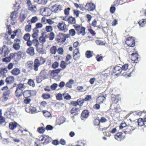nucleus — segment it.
Segmentation results:
<instances>
[{"instance_id":"obj_1","label":"nucleus","mask_w":146,"mask_h":146,"mask_svg":"<svg viewBox=\"0 0 146 146\" xmlns=\"http://www.w3.org/2000/svg\"><path fill=\"white\" fill-rule=\"evenodd\" d=\"M6 106L7 107V109L5 113V115H13L16 113L17 111L15 108L14 104H7Z\"/></svg>"},{"instance_id":"obj_2","label":"nucleus","mask_w":146,"mask_h":146,"mask_svg":"<svg viewBox=\"0 0 146 146\" xmlns=\"http://www.w3.org/2000/svg\"><path fill=\"white\" fill-rule=\"evenodd\" d=\"M133 70L131 72H130L129 73H123L121 71V67L118 66H116L114 67L113 70V73H115V74L116 75H117L120 73H121L122 74L123 76L127 77H130L131 76V74L133 72Z\"/></svg>"},{"instance_id":"obj_3","label":"nucleus","mask_w":146,"mask_h":146,"mask_svg":"<svg viewBox=\"0 0 146 146\" xmlns=\"http://www.w3.org/2000/svg\"><path fill=\"white\" fill-rule=\"evenodd\" d=\"M45 61L44 59L42 57H38L34 61V69L35 71L38 70L39 66L43 64Z\"/></svg>"},{"instance_id":"obj_4","label":"nucleus","mask_w":146,"mask_h":146,"mask_svg":"<svg viewBox=\"0 0 146 146\" xmlns=\"http://www.w3.org/2000/svg\"><path fill=\"white\" fill-rule=\"evenodd\" d=\"M62 9V6L61 5L55 4L52 6L51 10L54 13H58Z\"/></svg>"},{"instance_id":"obj_5","label":"nucleus","mask_w":146,"mask_h":146,"mask_svg":"<svg viewBox=\"0 0 146 146\" xmlns=\"http://www.w3.org/2000/svg\"><path fill=\"white\" fill-rule=\"evenodd\" d=\"M35 46L36 48V49L37 52L41 54H43L45 53V50H43V46L42 44H39L37 40V43L35 45Z\"/></svg>"},{"instance_id":"obj_6","label":"nucleus","mask_w":146,"mask_h":146,"mask_svg":"<svg viewBox=\"0 0 146 146\" xmlns=\"http://www.w3.org/2000/svg\"><path fill=\"white\" fill-rule=\"evenodd\" d=\"M125 42L129 46L133 47L135 45V41L132 37L127 38Z\"/></svg>"},{"instance_id":"obj_7","label":"nucleus","mask_w":146,"mask_h":146,"mask_svg":"<svg viewBox=\"0 0 146 146\" xmlns=\"http://www.w3.org/2000/svg\"><path fill=\"white\" fill-rule=\"evenodd\" d=\"M96 5L92 3H87L85 5L86 9L88 11H92L96 8Z\"/></svg>"},{"instance_id":"obj_8","label":"nucleus","mask_w":146,"mask_h":146,"mask_svg":"<svg viewBox=\"0 0 146 146\" xmlns=\"http://www.w3.org/2000/svg\"><path fill=\"white\" fill-rule=\"evenodd\" d=\"M58 29L60 31H67V26L64 23H59L57 25Z\"/></svg>"},{"instance_id":"obj_9","label":"nucleus","mask_w":146,"mask_h":146,"mask_svg":"<svg viewBox=\"0 0 146 146\" xmlns=\"http://www.w3.org/2000/svg\"><path fill=\"white\" fill-rule=\"evenodd\" d=\"M26 111L27 112L33 113L39 112V111H38L35 107L33 106H30L28 108H26Z\"/></svg>"},{"instance_id":"obj_10","label":"nucleus","mask_w":146,"mask_h":146,"mask_svg":"<svg viewBox=\"0 0 146 146\" xmlns=\"http://www.w3.org/2000/svg\"><path fill=\"white\" fill-rule=\"evenodd\" d=\"M34 91L33 90H26L23 92V95L25 98H29L33 95Z\"/></svg>"},{"instance_id":"obj_11","label":"nucleus","mask_w":146,"mask_h":146,"mask_svg":"<svg viewBox=\"0 0 146 146\" xmlns=\"http://www.w3.org/2000/svg\"><path fill=\"white\" fill-rule=\"evenodd\" d=\"M10 52V50L8 49V47L4 45L3 46L2 50L1 51H0V54H2V53H4V55L5 56L9 53Z\"/></svg>"},{"instance_id":"obj_12","label":"nucleus","mask_w":146,"mask_h":146,"mask_svg":"<svg viewBox=\"0 0 146 146\" xmlns=\"http://www.w3.org/2000/svg\"><path fill=\"white\" fill-rule=\"evenodd\" d=\"M138 54L137 53H132L130 56L131 60L133 62H137L138 58Z\"/></svg>"},{"instance_id":"obj_13","label":"nucleus","mask_w":146,"mask_h":146,"mask_svg":"<svg viewBox=\"0 0 146 146\" xmlns=\"http://www.w3.org/2000/svg\"><path fill=\"white\" fill-rule=\"evenodd\" d=\"M37 40L35 39L31 40H30L27 41V44L29 46H35V45L37 43Z\"/></svg>"},{"instance_id":"obj_14","label":"nucleus","mask_w":146,"mask_h":146,"mask_svg":"<svg viewBox=\"0 0 146 146\" xmlns=\"http://www.w3.org/2000/svg\"><path fill=\"white\" fill-rule=\"evenodd\" d=\"M34 63L33 64V62L32 61H29L27 63V67L29 70H34L35 71L34 66Z\"/></svg>"},{"instance_id":"obj_15","label":"nucleus","mask_w":146,"mask_h":146,"mask_svg":"<svg viewBox=\"0 0 146 146\" xmlns=\"http://www.w3.org/2000/svg\"><path fill=\"white\" fill-rule=\"evenodd\" d=\"M80 56V53L78 49L76 48L74 51V59L75 60H77Z\"/></svg>"},{"instance_id":"obj_16","label":"nucleus","mask_w":146,"mask_h":146,"mask_svg":"<svg viewBox=\"0 0 146 146\" xmlns=\"http://www.w3.org/2000/svg\"><path fill=\"white\" fill-rule=\"evenodd\" d=\"M11 73L14 76H17L20 74L21 72L20 69L17 68L13 69L11 72Z\"/></svg>"},{"instance_id":"obj_17","label":"nucleus","mask_w":146,"mask_h":146,"mask_svg":"<svg viewBox=\"0 0 146 146\" xmlns=\"http://www.w3.org/2000/svg\"><path fill=\"white\" fill-rule=\"evenodd\" d=\"M89 113L87 110H85L83 111L81 115V118L82 119L86 118L89 116Z\"/></svg>"},{"instance_id":"obj_18","label":"nucleus","mask_w":146,"mask_h":146,"mask_svg":"<svg viewBox=\"0 0 146 146\" xmlns=\"http://www.w3.org/2000/svg\"><path fill=\"white\" fill-rule=\"evenodd\" d=\"M10 93V91L9 90H7L4 93L3 96L4 101H6L8 100Z\"/></svg>"},{"instance_id":"obj_19","label":"nucleus","mask_w":146,"mask_h":146,"mask_svg":"<svg viewBox=\"0 0 146 146\" xmlns=\"http://www.w3.org/2000/svg\"><path fill=\"white\" fill-rule=\"evenodd\" d=\"M26 85L23 84H18L16 86V89L19 90L23 91L26 88Z\"/></svg>"},{"instance_id":"obj_20","label":"nucleus","mask_w":146,"mask_h":146,"mask_svg":"<svg viewBox=\"0 0 146 146\" xmlns=\"http://www.w3.org/2000/svg\"><path fill=\"white\" fill-rule=\"evenodd\" d=\"M14 80V78L13 76H9L6 78L5 82L7 84H11L13 83Z\"/></svg>"},{"instance_id":"obj_21","label":"nucleus","mask_w":146,"mask_h":146,"mask_svg":"<svg viewBox=\"0 0 146 146\" xmlns=\"http://www.w3.org/2000/svg\"><path fill=\"white\" fill-rule=\"evenodd\" d=\"M8 70L7 68H1L0 70L1 74L3 75L4 77L6 76V74L7 73Z\"/></svg>"},{"instance_id":"obj_22","label":"nucleus","mask_w":146,"mask_h":146,"mask_svg":"<svg viewBox=\"0 0 146 146\" xmlns=\"http://www.w3.org/2000/svg\"><path fill=\"white\" fill-rule=\"evenodd\" d=\"M47 75V71L45 70H42L40 73V76L42 77L43 79H46V76Z\"/></svg>"},{"instance_id":"obj_23","label":"nucleus","mask_w":146,"mask_h":146,"mask_svg":"<svg viewBox=\"0 0 146 146\" xmlns=\"http://www.w3.org/2000/svg\"><path fill=\"white\" fill-rule=\"evenodd\" d=\"M27 53L33 56L35 54L34 48L33 47L28 48L27 50Z\"/></svg>"},{"instance_id":"obj_24","label":"nucleus","mask_w":146,"mask_h":146,"mask_svg":"<svg viewBox=\"0 0 146 146\" xmlns=\"http://www.w3.org/2000/svg\"><path fill=\"white\" fill-rule=\"evenodd\" d=\"M17 124L15 122H11L9 124V127L10 129L14 130L17 126Z\"/></svg>"},{"instance_id":"obj_25","label":"nucleus","mask_w":146,"mask_h":146,"mask_svg":"<svg viewBox=\"0 0 146 146\" xmlns=\"http://www.w3.org/2000/svg\"><path fill=\"white\" fill-rule=\"evenodd\" d=\"M62 70L61 68L58 69L52 70L51 73V75L53 76H55L58 75L61 71Z\"/></svg>"},{"instance_id":"obj_26","label":"nucleus","mask_w":146,"mask_h":146,"mask_svg":"<svg viewBox=\"0 0 146 146\" xmlns=\"http://www.w3.org/2000/svg\"><path fill=\"white\" fill-rule=\"evenodd\" d=\"M10 17L12 20H15L18 17V12L16 11L13 12L11 14Z\"/></svg>"},{"instance_id":"obj_27","label":"nucleus","mask_w":146,"mask_h":146,"mask_svg":"<svg viewBox=\"0 0 146 146\" xmlns=\"http://www.w3.org/2000/svg\"><path fill=\"white\" fill-rule=\"evenodd\" d=\"M106 100L105 97L104 96H99L97 99V101L98 103L99 104L102 103L103 102Z\"/></svg>"},{"instance_id":"obj_28","label":"nucleus","mask_w":146,"mask_h":146,"mask_svg":"<svg viewBox=\"0 0 146 146\" xmlns=\"http://www.w3.org/2000/svg\"><path fill=\"white\" fill-rule=\"evenodd\" d=\"M23 91L16 89L15 92L16 96L17 97H19L22 95L23 94Z\"/></svg>"},{"instance_id":"obj_29","label":"nucleus","mask_w":146,"mask_h":146,"mask_svg":"<svg viewBox=\"0 0 146 146\" xmlns=\"http://www.w3.org/2000/svg\"><path fill=\"white\" fill-rule=\"evenodd\" d=\"M43 13H45V15L46 16H50L51 14V10L48 8H45L44 9Z\"/></svg>"},{"instance_id":"obj_30","label":"nucleus","mask_w":146,"mask_h":146,"mask_svg":"<svg viewBox=\"0 0 146 146\" xmlns=\"http://www.w3.org/2000/svg\"><path fill=\"white\" fill-rule=\"evenodd\" d=\"M28 9L32 12L34 13L37 11L36 7V5H32L29 7Z\"/></svg>"},{"instance_id":"obj_31","label":"nucleus","mask_w":146,"mask_h":146,"mask_svg":"<svg viewBox=\"0 0 146 146\" xmlns=\"http://www.w3.org/2000/svg\"><path fill=\"white\" fill-rule=\"evenodd\" d=\"M74 82V81L72 80H70L66 84L65 86L69 88H71L72 87V84Z\"/></svg>"},{"instance_id":"obj_32","label":"nucleus","mask_w":146,"mask_h":146,"mask_svg":"<svg viewBox=\"0 0 146 146\" xmlns=\"http://www.w3.org/2000/svg\"><path fill=\"white\" fill-rule=\"evenodd\" d=\"M138 23L139 25L141 27H143L146 23V19H144L140 20Z\"/></svg>"},{"instance_id":"obj_33","label":"nucleus","mask_w":146,"mask_h":146,"mask_svg":"<svg viewBox=\"0 0 146 146\" xmlns=\"http://www.w3.org/2000/svg\"><path fill=\"white\" fill-rule=\"evenodd\" d=\"M43 114L45 117H51V113L46 110H43L42 111Z\"/></svg>"},{"instance_id":"obj_34","label":"nucleus","mask_w":146,"mask_h":146,"mask_svg":"<svg viewBox=\"0 0 146 146\" xmlns=\"http://www.w3.org/2000/svg\"><path fill=\"white\" fill-rule=\"evenodd\" d=\"M68 23L72 24H74L76 23L75 19L72 17H70L68 19Z\"/></svg>"},{"instance_id":"obj_35","label":"nucleus","mask_w":146,"mask_h":146,"mask_svg":"<svg viewBox=\"0 0 146 146\" xmlns=\"http://www.w3.org/2000/svg\"><path fill=\"white\" fill-rule=\"evenodd\" d=\"M44 141L46 143H48L51 140V137L46 135H44Z\"/></svg>"},{"instance_id":"obj_36","label":"nucleus","mask_w":146,"mask_h":146,"mask_svg":"<svg viewBox=\"0 0 146 146\" xmlns=\"http://www.w3.org/2000/svg\"><path fill=\"white\" fill-rule=\"evenodd\" d=\"M38 36V31L36 30H35L34 29L33 33L32 35L33 37L35 38H37Z\"/></svg>"},{"instance_id":"obj_37","label":"nucleus","mask_w":146,"mask_h":146,"mask_svg":"<svg viewBox=\"0 0 146 146\" xmlns=\"http://www.w3.org/2000/svg\"><path fill=\"white\" fill-rule=\"evenodd\" d=\"M138 124L139 126H142L144 125V121L142 118H140L137 121Z\"/></svg>"},{"instance_id":"obj_38","label":"nucleus","mask_w":146,"mask_h":146,"mask_svg":"<svg viewBox=\"0 0 146 146\" xmlns=\"http://www.w3.org/2000/svg\"><path fill=\"white\" fill-rule=\"evenodd\" d=\"M57 51V48L56 46H53L50 49V52L53 54H55Z\"/></svg>"},{"instance_id":"obj_39","label":"nucleus","mask_w":146,"mask_h":146,"mask_svg":"<svg viewBox=\"0 0 146 146\" xmlns=\"http://www.w3.org/2000/svg\"><path fill=\"white\" fill-rule=\"evenodd\" d=\"M78 34L79 35H81L82 36L84 35L85 34V28L83 27H82V29H81L80 31L78 32Z\"/></svg>"},{"instance_id":"obj_40","label":"nucleus","mask_w":146,"mask_h":146,"mask_svg":"<svg viewBox=\"0 0 146 146\" xmlns=\"http://www.w3.org/2000/svg\"><path fill=\"white\" fill-rule=\"evenodd\" d=\"M38 20V18L36 16H34L32 17L30 20V22L31 23H34L37 22Z\"/></svg>"},{"instance_id":"obj_41","label":"nucleus","mask_w":146,"mask_h":146,"mask_svg":"<svg viewBox=\"0 0 146 146\" xmlns=\"http://www.w3.org/2000/svg\"><path fill=\"white\" fill-rule=\"evenodd\" d=\"M36 1L40 4L45 5L47 2V0H36Z\"/></svg>"},{"instance_id":"obj_42","label":"nucleus","mask_w":146,"mask_h":146,"mask_svg":"<svg viewBox=\"0 0 146 146\" xmlns=\"http://www.w3.org/2000/svg\"><path fill=\"white\" fill-rule=\"evenodd\" d=\"M31 29V25H26L25 27V30L27 32H30Z\"/></svg>"},{"instance_id":"obj_43","label":"nucleus","mask_w":146,"mask_h":146,"mask_svg":"<svg viewBox=\"0 0 146 146\" xmlns=\"http://www.w3.org/2000/svg\"><path fill=\"white\" fill-rule=\"evenodd\" d=\"M63 97L64 99L66 100H69L71 98V96L68 95V94L66 93L63 94Z\"/></svg>"},{"instance_id":"obj_44","label":"nucleus","mask_w":146,"mask_h":146,"mask_svg":"<svg viewBox=\"0 0 146 146\" xmlns=\"http://www.w3.org/2000/svg\"><path fill=\"white\" fill-rule=\"evenodd\" d=\"M129 65L128 64H124L121 67V71L123 72V71L127 70L128 68Z\"/></svg>"},{"instance_id":"obj_45","label":"nucleus","mask_w":146,"mask_h":146,"mask_svg":"<svg viewBox=\"0 0 146 146\" xmlns=\"http://www.w3.org/2000/svg\"><path fill=\"white\" fill-rule=\"evenodd\" d=\"M13 47L15 50H19L20 48L19 43H16L15 42L13 44Z\"/></svg>"},{"instance_id":"obj_46","label":"nucleus","mask_w":146,"mask_h":146,"mask_svg":"<svg viewBox=\"0 0 146 146\" xmlns=\"http://www.w3.org/2000/svg\"><path fill=\"white\" fill-rule=\"evenodd\" d=\"M13 34H16V35H22V33L20 29H19L16 30L14 31L13 32Z\"/></svg>"},{"instance_id":"obj_47","label":"nucleus","mask_w":146,"mask_h":146,"mask_svg":"<svg viewBox=\"0 0 146 146\" xmlns=\"http://www.w3.org/2000/svg\"><path fill=\"white\" fill-rule=\"evenodd\" d=\"M30 35L29 33H27L24 36L23 38L25 40L28 41L30 40Z\"/></svg>"},{"instance_id":"obj_48","label":"nucleus","mask_w":146,"mask_h":146,"mask_svg":"<svg viewBox=\"0 0 146 146\" xmlns=\"http://www.w3.org/2000/svg\"><path fill=\"white\" fill-rule=\"evenodd\" d=\"M38 131L40 133H43L45 131V129L43 127H40L38 128Z\"/></svg>"},{"instance_id":"obj_49","label":"nucleus","mask_w":146,"mask_h":146,"mask_svg":"<svg viewBox=\"0 0 146 146\" xmlns=\"http://www.w3.org/2000/svg\"><path fill=\"white\" fill-rule=\"evenodd\" d=\"M96 43L97 44L99 45H104L105 44V43L104 42L99 40H96Z\"/></svg>"},{"instance_id":"obj_50","label":"nucleus","mask_w":146,"mask_h":146,"mask_svg":"<svg viewBox=\"0 0 146 146\" xmlns=\"http://www.w3.org/2000/svg\"><path fill=\"white\" fill-rule=\"evenodd\" d=\"M86 57L90 58L92 56V52L90 51H87L86 53Z\"/></svg>"},{"instance_id":"obj_51","label":"nucleus","mask_w":146,"mask_h":146,"mask_svg":"<svg viewBox=\"0 0 146 146\" xmlns=\"http://www.w3.org/2000/svg\"><path fill=\"white\" fill-rule=\"evenodd\" d=\"M67 66V64L65 61H62L61 62L60 66L62 68L64 69L66 68Z\"/></svg>"},{"instance_id":"obj_52","label":"nucleus","mask_w":146,"mask_h":146,"mask_svg":"<svg viewBox=\"0 0 146 146\" xmlns=\"http://www.w3.org/2000/svg\"><path fill=\"white\" fill-rule=\"evenodd\" d=\"M61 34L63 37V38L62 40V41L63 42L65 41L66 40V38H68L70 37V35L69 34L65 35L64 34Z\"/></svg>"},{"instance_id":"obj_53","label":"nucleus","mask_w":146,"mask_h":146,"mask_svg":"<svg viewBox=\"0 0 146 146\" xmlns=\"http://www.w3.org/2000/svg\"><path fill=\"white\" fill-rule=\"evenodd\" d=\"M84 99H79L77 100V101L78 105L80 106H82L84 103Z\"/></svg>"},{"instance_id":"obj_54","label":"nucleus","mask_w":146,"mask_h":146,"mask_svg":"<svg viewBox=\"0 0 146 146\" xmlns=\"http://www.w3.org/2000/svg\"><path fill=\"white\" fill-rule=\"evenodd\" d=\"M46 31L47 32H50L52 30V27L51 26H47L45 27Z\"/></svg>"},{"instance_id":"obj_55","label":"nucleus","mask_w":146,"mask_h":146,"mask_svg":"<svg viewBox=\"0 0 146 146\" xmlns=\"http://www.w3.org/2000/svg\"><path fill=\"white\" fill-rule=\"evenodd\" d=\"M57 121L59 122V124L60 125L61 124L63 123L65 121V119L64 117H62L58 119L57 120Z\"/></svg>"},{"instance_id":"obj_56","label":"nucleus","mask_w":146,"mask_h":146,"mask_svg":"<svg viewBox=\"0 0 146 146\" xmlns=\"http://www.w3.org/2000/svg\"><path fill=\"white\" fill-rule=\"evenodd\" d=\"M28 84L30 86H32L33 87H34L35 85L34 82L31 79L29 80L28 82Z\"/></svg>"},{"instance_id":"obj_57","label":"nucleus","mask_w":146,"mask_h":146,"mask_svg":"<svg viewBox=\"0 0 146 146\" xmlns=\"http://www.w3.org/2000/svg\"><path fill=\"white\" fill-rule=\"evenodd\" d=\"M17 54L16 53H11L9 56H8L9 58L10 59V61L11 59H13L15 55Z\"/></svg>"},{"instance_id":"obj_58","label":"nucleus","mask_w":146,"mask_h":146,"mask_svg":"<svg viewBox=\"0 0 146 146\" xmlns=\"http://www.w3.org/2000/svg\"><path fill=\"white\" fill-rule=\"evenodd\" d=\"M43 98L45 99H48L50 97V95L49 94H44L42 95Z\"/></svg>"},{"instance_id":"obj_59","label":"nucleus","mask_w":146,"mask_h":146,"mask_svg":"<svg viewBox=\"0 0 146 146\" xmlns=\"http://www.w3.org/2000/svg\"><path fill=\"white\" fill-rule=\"evenodd\" d=\"M54 35L53 33L51 32L50 33L49 35V38L50 40H52L54 38Z\"/></svg>"},{"instance_id":"obj_60","label":"nucleus","mask_w":146,"mask_h":146,"mask_svg":"<svg viewBox=\"0 0 146 146\" xmlns=\"http://www.w3.org/2000/svg\"><path fill=\"white\" fill-rule=\"evenodd\" d=\"M62 96L63 95H62L61 94L59 93L56 96V97L57 100H60L62 99Z\"/></svg>"},{"instance_id":"obj_61","label":"nucleus","mask_w":146,"mask_h":146,"mask_svg":"<svg viewBox=\"0 0 146 146\" xmlns=\"http://www.w3.org/2000/svg\"><path fill=\"white\" fill-rule=\"evenodd\" d=\"M70 35L73 36L75 35V31L74 29H72L69 31Z\"/></svg>"},{"instance_id":"obj_62","label":"nucleus","mask_w":146,"mask_h":146,"mask_svg":"<svg viewBox=\"0 0 146 146\" xmlns=\"http://www.w3.org/2000/svg\"><path fill=\"white\" fill-rule=\"evenodd\" d=\"M58 63L57 62H55L53 63L52 65V67L54 68H56L58 67Z\"/></svg>"},{"instance_id":"obj_63","label":"nucleus","mask_w":146,"mask_h":146,"mask_svg":"<svg viewBox=\"0 0 146 146\" xmlns=\"http://www.w3.org/2000/svg\"><path fill=\"white\" fill-rule=\"evenodd\" d=\"M94 122L95 125H98L100 124V120L98 119H96L94 120Z\"/></svg>"},{"instance_id":"obj_64","label":"nucleus","mask_w":146,"mask_h":146,"mask_svg":"<svg viewBox=\"0 0 146 146\" xmlns=\"http://www.w3.org/2000/svg\"><path fill=\"white\" fill-rule=\"evenodd\" d=\"M39 40L40 42L42 43H44L46 41L45 38L43 36L40 37L39 38Z\"/></svg>"}]
</instances>
